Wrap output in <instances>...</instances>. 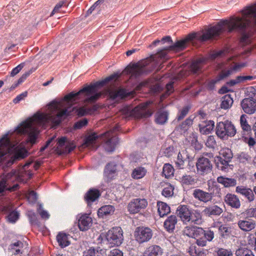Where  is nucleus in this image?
Returning a JSON list of instances; mask_svg holds the SVG:
<instances>
[{
    "instance_id": "f257e3e1",
    "label": "nucleus",
    "mask_w": 256,
    "mask_h": 256,
    "mask_svg": "<svg viewBox=\"0 0 256 256\" xmlns=\"http://www.w3.org/2000/svg\"><path fill=\"white\" fill-rule=\"evenodd\" d=\"M108 82L98 81L93 84H86L77 92H71L59 101H52L46 106V112H37L32 118L23 122L17 127V132L28 135V142L32 144H35L40 132L39 127L48 124L58 125L63 117L70 114L75 110L72 106L82 95L87 96L86 100L88 102H95L102 95L101 88Z\"/></svg>"
},
{
    "instance_id": "f03ea898",
    "label": "nucleus",
    "mask_w": 256,
    "mask_h": 256,
    "mask_svg": "<svg viewBox=\"0 0 256 256\" xmlns=\"http://www.w3.org/2000/svg\"><path fill=\"white\" fill-rule=\"evenodd\" d=\"M210 28L205 32H200L188 34L185 38L177 40L174 43L158 50L155 54H152L138 62H130L122 72H114L110 76L100 80H118L122 76L127 80H138L150 74L153 70H160L163 68V63L168 59V53L170 51L178 52L184 50L190 42L196 40L201 42H207L212 39Z\"/></svg>"
},
{
    "instance_id": "7ed1b4c3",
    "label": "nucleus",
    "mask_w": 256,
    "mask_h": 256,
    "mask_svg": "<svg viewBox=\"0 0 256 256\" xmlns=\"http://www.w3.org/2000/svg\"><path fill=\"white\" fill-rule=\"evenodd\" d=\"M242 17L232 16L229 20H222L216 24L211 26L212 39L224 32L230 34L236 32L240 34V42L248 44L250 33L247 32V29L251 24V18H253L256 20V6L247 7L242 11Z\"/></svg>"
},
{
    "instance_id": "20e7f679",
    "label": "nucleus",
    "mask_w": 256,
    "mask_h": 256,
    "mask_svg": "<svg viewBox=\"0 0 256 256\" xmlns=\"http://www.w3.org/2000/svg\"><path fill=\"white\" fill-rule=\"evenodd\" d=\"M27 156L26 150H16L6 134L0 140V160L4 166L10 167L16 161L24 158Z\"/></svg>"
},
{
    "instance_id": "39448f33",
    "label": "nucleus",
    "mask_w": 256,
    "mask_h": 256,
    "mask_svg": "<svg viewBox=\"0 0 256 256\" xmlns=\"http://www.w3.org/2000/svg\"><path fill=\"white\" fill-rule=\"evenodd\" d=\"M150 102L142 103L133 108L131 106H126L121 110L122 114L126 117L134 116L138 118L149 117L152 112L148 108Z\"/></svg>"
},
{
    "instance_id": "423d86ee",
    "label": "nucleus",
    "mask_w": 256,
    "mask_h": 256,
    "mask_svg": "<svg viewBox=\"0 0 256 256\" xmlns=\"http://www.w3.org/2000/svg\"><path fill=\"white\" fill-rule=\"evenodd\" d=\"M208 192L196 188L193 190L192 196L198 200L207 203L211 202L215 196L220 198L222 196L221 188L217 184H213L212 188L208 186Z\"/></svg>"
},
{
    "instance_id": "0eeeda50",
    "label": "nucleus",
    "mask_w": 256,
    "mask_h": 256,
    "mask_svg": "<svg viewBox=\"0 0 256 256\" xmlns=\"http://www.w3.org/2000/svg\"><path fill=\"white\" fill-rule=\"evenodd\" d=\"M236 134V128L231 122L225 120L217 124L216 134L220 139L227 140L229 136H234Z\"/></svg>"
},
{
    "instance_id": "6e6552de",
    "label": "nucleus",
    "mask_w": 256,
    "mask_h": 256,
    "mask_svg": "<svg viewBox=\"0 0 256 256\" xmlns=\"http://www.w3.org/2000/svg\"><path fill=\"white\" fill-rule=\"evenodd\" d=\"M108 242L112 246H120L124 240L123 231L120 227L113 228L109 230L105 235Z\"/></svg>"
},
{
    "instance_id": "1a4fd4ad",
    "label": "nucleus",
    "mask_w": 256,
    "mask_h": 256,
    "mask_svg": "<svg viewBox=\"0 0 256 256\" xmlns=\"http://www.w3.org/2000/svg\"><path fill=\"white\" fill-rule=\"evenodd\" d=\"M152 236V230L148 227H138L134 232L135 239L140 244L150 241Z\"/></svg>"
},
{
    "instance_id": "9d476101",
    "label": "nucleus",
    "mask_w": 256,
    "mask_h": 256,
    "mask_svg": "<svg viewBox=\"0 0 256 256\" xmlns=\"http://www.w3.org/2000/svg\"><path fill=\"white\" fill-rule=\"evenodd\" d=\"M196 166L198 174L204 176L212 172V164L208 158L202 156L198 160Z\"/></svg>"
},
{
    "instance_id": "9b49d317",
    "label": "nucleus",
    "mask_w": 256,
    "mask_h": 256,
    "mask_svg": "<svg viewBox=\"0 0 256 256\" xmlns=\"http://www.w3.org/2000/svg\"><path fill=\"white\" fill-rule=\"evenodd\" d=\"M148 202L144 198H135L132 200L128 205V211L130 214L138 212L142 209L145 208Z\"/></svg>"
},
{
    "instance_id": "f8f14e48",
    "label": "nucleus",
    "mask_w": 256,
    "mask_h": 256,
    "mask_svg": "<svg viewBox=\"0 0 256 256\" xmlns=\"http://www.w3.org/2000/svg\"><path fill=\"white\" fill-rule=\"evenodd\" d=\"M135 92L128 91L124 88H119L116 90H112L110 92V98L114 101H118L121 100L130 98L133 96Z\"/></svg>"
},
{
    "instance_id": "ddd939ff",
    "label": "nucleus",
    "mask_w": 256,
    "mask_h": 256,
    "mask_svg": "<svg viewBox=\"0 0 256 256\" xmlns=\"http://www.w3.org/2000/svg\"><path fill=\"white\" fill-rule=\"evenodd\" d=\"M58 146L57 149L60 152V154L64 153H70L76 146V144L72 142L68 141L64 137H62L58 140Z\"/></svg>"
},
{
    "instance_id": "4468645a",
    "label": "nucleus",
    "mask_w": 256,
    "mask_h": 256,
    "mask_svg": "<svg viewBox=\"0 0 256 256\" xmlns=\"http://www.w3.org/2000/svg\"><path fill=\"white\" fill-rule=\"evenodd\" d=\"M242 66H243L241 64H234L233 66H224L222 68L218 75V79L216 80H222L228 78L230 75L240 70Z\"/></svg>"
},
{
    "instance_id": "2eb2a0df",
    "label": "nucleus",
    "mask_w": 256,
    "mask_h": 256,
    "mask_svg": "<svg viewBox=\"0 0 256 256\" xmlns=\"http://www.w3.org/2000/svg\"><path fill=\"white\" fill-rule=\"evenodd\" d=\"M241 106L246 113L252 114L256 111V100L251 96L245 98L242 101Z\"/></svg>"
},
{
    "instance_id": "dca6fc26",
    "label": "nucleus",
    "mask_w": 256,
    "mask_h": 256,
    "mask_svg": "<svg viewBox=\"0 0 256 256\" xmlns=\"http://www.w3.org/2000/svg\"><path fill=\"white\" fill-rule=\"evenodd\" d=\"M176 213L184 223L186 224L188 222H190L192 212L187 206H179L177 208Z\"/></svg>"
},
{
    "instance_id": "f3484780",
    "label": "nucleus",
    "mask_w": 256,
    "mask_h": 256,
    "mask_svg": "<svg viewBox=\"0 0 256 256\" xmlns=\"http://www.w3.org/2000/svg\"><path fill=\"white\" fill-rule=\"evenodd\" d=\"M239 228L244 232H248L254 229L256 226V221L246 216L244 220L238 221Z\"/></svg>"
},
{
    "instance_id": "a211bd4d",
    "label": "nucleus",
    "mask_w": 256,
    "mask_h": 256,
    "mask_svg": "<svg viewBox=\"0 0 256 256\" xmlns=\"http://www.w3.org/2000/svg\"><path fill=\"white\" fill-rule=\"evenodd\" d=\"M92 220L87 214L82 215L78 219V226L82 231L88 230L92 226Z\"/></svg>"
},
{
    "instance_id": "6ab92c4d",
    "label": "nucleus",
    "mask_w": 256,
    "mask_h": 256,
    "mask_svg": "<svg viewBox=\"0 0 256 256\" xmlns=\"http://www.w3.org/2000/svg\"><path fill=\"white\" fill-rule=\"evenodd\" d=\"M162 254V249L157 245H152L146 248L143 256H160Z\"/></svg>"
},
{
    "instance_id": "aec40b11",
    "label": "nucleus",
    "mask_w": 256,
    "mask_h": 256,
    "mask_svg": "<svg viewBox=\"0 0 256 256\" xmlns=\"http://www.w3.org/2000/svg\"><path fill=\"white\" fill-rule=\"evenodd\" d=\"M236 192L244 196L249 202H252L254 200V196L253 190L250 188H246L243 186H238L236 188Z\"/></svg>"
},
{
    "instance_id": "412c9836",
    "label": "nucleus",
    "mask_w": 256,
    "mask_h": 256,
    "mask_svg": "<svg viewBox=\"0 0 256 256\" xmlns=\"http://www.w3.org/2000/svg\"><path fill=\"white\" fill-rule=\"evenodd\" d=\"M224 202L226 204L236 208H239L240 206L239 199L236 196L230 194H228L225 196Z\"/></svg>"
},
{
    "instance_id": "4be33fe9",
    "label": "nucleus",
    "mask_w": 256,
    "mask_h": 256,
    "mask_svg": "<svg viewBox=\"0 0 256 256\" xmlns=\"http://www.w3.org/2000/svg\"><path fill=\"white\" fill-rule=\"evenodd\" d=\"M222 212V209L217 205L210 206L206 207L203 210V212L209 216H220Z\"/></svg>"
},
{
    "instance_id": "5701e85b",
    "label": "nucleus",
    "mask_w": 256,
    "mask_h": 256,
    "mask_svg": "<svg viewBox=\"0 0 256 256\" xmlns=\"http://www.w3.org/2000/svg\"><path fill=\"white\" fill-rule=\"evenodd\" d=\"M100 196V191L95 188L90 189L86 194L84 199L89 204L96 201Z\"/></svg>"
},
{
    "instance_id": "b1692460",
    "label": "nucleus",
    "mask_w": 256,
    "mask_h": 256,
    "mask_svg": "<svg viewBox=\"0 0 256 256\" xmlns=\"http://www.w3.org/2000/svg\"><path fill=\"white\" fill-rule=\"evenodd\" d=\"M177 218L176 216L172 215L168 218L164 222V226L168 232H172L175 228L177 223Z\"/></svg>"
},
{
    "instance_id": "393cba45",
    "label": "nucleus",
    "mask_w": 256,
    "mask_h": 256,
    "mask_svg": "<svg viewBox=\"0 0 256 256\" xmlns=\"http://www.w3.org/2000/svg\"><path fill=\"white\" fill-rule=\"evenodd\" d=\"M114 208L111 205H106L102 206L98 211L99 218H103L105 216L112 214L114 212Z\"/></svg>"
},
{
    "instance_id": "a878e982",
    "label": "nucleus",
    "mask_w": 256,
    "mask_h": 256,
    "mask_svg": "<svg viewBox=\"0 0 256 256\" xmlns=\"http://www.w3.org/2000/svg\"><path fill=\"white\" fill-rule=\"evenodd\" d=\"M98 136L95 134L90 135L86 138L83 146L84 147L88 148L92 150H96L98 148L96 144V140Z\"/></svg>"
},
{
    "instance_id": "bb28decb",
    "label": "nucleus",
    "mask_w": 256,
    "mask_h": 256,
    "mask_svg": "<svg viewBox=\"0 0 256 256\" xmlns=\"http://www.w3.org/2000/svg\"><path fill=\"white\" fill-rule=\"evenodd\" d=\"M118 140L116 136H112L108 139L104 144L106 150L109 152H112L115 149V146L118 144Z\"/></svg>"
},
{
    "instance_id": "cd10ccee",
    "label": "nucleus",
    "mask_w": 256,
    "mask_h": 256,
    "mask_svg": "<svg viewBox=\"0 0 256 256\" xmlns=\"http://www.w3.org/2000/svg\"><path fill=\"white\" fill-rule=\"evenodd\" d=\"M200 131L202 134H210L214 128V122L210 120L206 122L205 124H200L198 125Z\"/></svg>"
},
{
    "instance_id": "c85d7f7f",
    "label": "nucleus",
    "mask_w": 256,
    "mask_h": 256,
    "mask_svg": "<svg viewBox=\"0 0 256 256\" xmlns=\"http://www.w3.org/2000/svg\"><path fill=\"white\" fill-rule=\"evenodd\" d=\"M204 60L198 58L193 62L190 65V69L193 74H199L202 72V67Z\"/></svg>"
},
{
    "instance_id": "c756f323",
    "label": "nucleus",
    "mask_w": 256,
    "mask_h": 256,
    "mask_svg": "<svg viewBox=\"0 0 256 256\" xmlns=\"http://www.w3.org/2000/svg\"><path fill=\"white\" fill-rule=\"evenodd\" d=\"M168 112L163 110H160L156 114V122L160 124L166 123L168 119Z\"/></svg>"
},
{
    "instance_id": "7c9ffc66",
    "label": "nucleus",
    "mask_w": 256,
    "mask_h": 256,
    "mask_svg": "<svg viewBox=\"0 0 256 256\" xmlns=\"http://www.w3.org/2000/svg\"><path fill=\"white\" fill-rule=\"evenodd\" d=\"M180 182L182 185L184 186H193L195 184L197 180L194 176L185 174L180 178Z\"/></svg>"
},
{
    "instance_id": "2f4dec72",
    "label": "nucleus",
    "mask_w": 256,
    "mask_h": 256,
    "mask_svg": "<svg viewBox=\"0 0 256 256\" xmlns=\"http://www.w3.org/2000/svg\"><path fill=\"white\" fill-rule=\"evenodd\" d=\"M217 182L222 184L224 187L234 186L236 185V180L234 178H230L222 176L217 178Z\"/></svg>"
},
{
    "instance_id": "473e14b6",
    "label": "nucleus",
    "mask_w": 256,
    "mask_h": 256,
    "mask_svg": "<svg viewBox=\"0 0 256 256\" xmlns=\"http://www.w3.org/2000/svg\"><path fill=\"white\" fill-rule=\"evenodd\" d=\"M158 210L160 217L164 216L170 212V206L166 203L158 202Z\"/></svg>"
},
{
    "instance_id": "72a5a7b5",
    "label": "nucleus",
    "mask_w": 256,
    "mask_h": 256,
    "mask_svg": "<svg viewBox=\"0 0 256 256\" xmlns=\"http://www.w3.org/2000/svg\"><path fill=\"white\" fill-rule=\"evenodd\" d=\"M216 166L218 168L219 170L224 172H226L228 168V166H230L229 163L231 162L218 156L216 158Z\"/></svg>"
},
{
    "instance_id": "f704fd0d",
    "label": "nucleus",
    "mask_w": 256,
    "mask_h": 256,
    "mask_svg": "<svg viewBox=\"0 0 256 256\" xmlns=\"http://www.w3.org/2000/svg\"><path fill=\"white\" fill-rule=\"evenodd\" d=\"M233 104L232 98L230 94H226L222 98V102L220 107L224 109H228L230 108Z\"/></svg>"
},
{
    "instance_id": "c9c22d12",
    "label": "nucleus",
    "mask_w": 256,
    "mask_h": 256,
    "mask_svg": "<svg viewBox=\"0 0 256 256\" xmlns=\"http://www.w3.org/2000/svg\"><path fill=\"white\" fill-rule=\"evenodd\" d=\"M57 241L61 248H64L70 244L68 236L66 234L60 233L56 236Z\"/></svg>"
},
{
    "instance_id": "e433bc0d",
    "label": "nucleus",
    "mask_w": 256,
    "mask_h": 256,
    "mask_svg": "<svg viewBox=\"0 0 256 256\" xmlns=\"http://www.w3.org/2000/svg\"><path fill=\"white\" fill-rule=\"evenodd\" d=\"M146 172L144 168L138 167L134 168L132 174V177L134 179H140L143 178Z\"/></svg>"
},
{
    "instance_id": "4c0bfd02",
    "label": "nucleus",
    "mask_w": 256,
    "mask_h": 256,
    "mask_svg": "<svg viewBox=\"0 0 256 256\" xmlns=\"http://www.w3.org/2000/svg\"><path fill=\"white\" fill-rule=\"evenodd\" d=\"M23 243L18 240L10 244L9 246V250L12 252L14 253L15 254H17L20 253H22L21 248H23Z\"/></svg>"
},
{
    "instance_id": "58836bf2",
    "label": "nucleus",
    "mask_w": 256,
    "mask_h": 256,
    "mask_svg": "<svg viewBox=\"0 0 256 256\" xmlns=\"http://www.w3.org/2000/svg\"><path fill=\"white\" fill-rule=\"evenodd\" d=\"M16 172L8 173L4 176L0 181V194L2 193L6 188V181L15 174Z\"/></svg>"
},
{
    "instance_id": "ea45409f",
    "label": "nucleus",
    "mask_w": 256,
    "mask_h": 256,
    "mask_svg": "<svg viewBox=\"0 0 256 256\" xmlns=\"http://www.w3.org/2000/svg\"><path fill=\"white\" fill-rule=\"evenodd\" d=\"M202 216L200 212H192L190 222L196 224H200L202 223Z\"/></svg>"
},
{
    "instance_id": "a19ab883",
    "label": "nucleus",
    "mask_w": 256,
    "mask_h": 256,
    "mask_svg": "<svg viewBox=\"0 0 256 256\" xmlns=\"http://www.w3.org/2000/svg\"><path fill=\"white\" fill-rule=\"evenodd\" d=\"M116 165L114 162H110L108 163L104 169V174H105L108 176L110 177V174H114L116 171Z\"/></svg>"
},
{
    "instance_id": "79ce46f5",
    "label": "nucleus",
    "mask_w": 256,
    "mask_h": 256,
    "mask_svg": "<svg viewBox=\"0 0 256 256\" xmlns=\"http://www.w3.org/2000/svg\"><path fill=\"white\" fill-rule=\"evenodd\" d=\"M174 169L172 166L168 164H166L163 167L162 174L166 178H168L174 174Z\"/></svg>"
},
{
    "instance_id": "37998d69",
    "label": "nucleus",
    "mask_w": 256,
    "mask_h": 256,
    "mask_svg": "<svg viewBox=\"0 0 256 256\" xmlns=\"http://www.w3.org/2000/svg\"><path fill=\"white\" fill-rule=\"evenodd\" d=\"M236 256H254L252 252L246 248H240L236 252Z\"/></svg>"
},
{
    "instance_id": "c03bdc74",
    "label": "nucleus",
    "mask_w": 256,
    "mask_h": 256,
    "mask_svg": "<svg viewBox=\"0 0 256 256\" xmlns=\"http://www.w3.org/2000/svg\"><path fill=\"white\" fill-rule=\"evenodd\" d=\"M240 126L244 131L248 132L251 130L250 126L248 124L246 120V116L245 114H242L240 118Z\"/></svg>"
},
{
    "instance_id": "a18cd8bd",
    "label": "nucleus",
    "mask_w": 256,
    "mask_h": 256,
    "mask_svg": "<svg viewBox=\"0 0 256 256\" xmlns=\"http://www.w3.org/2000/svg\"><path fill=\"white\" fill-rule=\"evenodd\" d=\"M220 156H219L222 158L231 161L233 154L230 150L228 148L223 149L220 152Z\"/></svg>"
},
{
    "instance_id": "49530a36",
    "label": "nucleus",
    "mask_w": 256,
    "mask_h": 256,
    "mask_svg": "<svg viewBox=\"0 0 256 256\" xmlns=\"http://www.w3.org/2000/svg\"><path fill=\"white\" fill-rule=\"evenodd\" d=\"M206 145L208 148H210L214 149L216 146V142L215 138L213 136H208L206 142Z\"/></svg>"
},
{
    "instance_id": "de8ad7c7",
    "label": "nucleus",
    "mask_w": 256,
    "mask_h": 256,
    "mask_svg": "<svg viewBox=\"0 0 256 256\" xmlns=\"http://www.w3.org/2000/svg\"><path fill=\"white\" fill-rule=\"evenodd\" d=\"M193 118L192 116H190L186 118L180 126V128L184 132L186 131L189 127L192 124Z\"/></svg>"
},
{
    "instance_id": "09e8293b",
    "label": "nucleus",
    "mask_w": 256,
    "mask_h": 256,
    "mask_svg": "<svg viewBox=\"0 0 256 256\" xmlns=\"http://www.w3.org/2000/svg\"><path fill=\"white\" fill-rule=\"evenodd\" d=\"M222 236H228L230 233V228L226 225H221L218 228Z\"/></svg>"
},
{
    "instance_id": "8fccbe9b",
    "label": "nucleus",
    "mask_w": 256,
    "mask_h": 256,
    "mask_svg": "<svg viewBox=\"0 0 256 256\" xmlns=\"http://www.w3.org/2000/svg\"><path fill=\"white\" fill-rule=\"evenodd\" d=\"M218 256H232L233 254L230 250L219 248L217 251Z\"/></svg>"
},
{
    "instance_id": "3c124183",
    "label": "nucleus",
    "mask_w": 256,
    "mask_h": 256,
    "mask_svg": "<svg viewBox=\"0 0 256 256\" xmlns=\"http://www.w3.org/2000/svg\"><path fill=\"white\" fill-rule=\"evenodd\" d=\"M194 226H186L183 230L184 234L189 237H192L194 236Z\"/></svg>"
},
{
    "instance_id": "603ef678",
    "label": "nucleus",
    "mask_w": 256,
    "mask_h": 256,
    "mask_svg": "<svg viewBox=\"0 0 256 256\" xmlns=\"http://www.w3.org/2000/svg\"><path fill=\"white\" fill-rule=\"evenodd\" d=\"M238 158L240 162L244 163L248 162L250 157L247 153L242 152L238 154Z\"/></svg>"
},
{
    "instance_id": "864d4df0",
    "label": "nucleus",
    "mask_w": 256,
    "mask_h": 256,
    "mask_svg": "<svg viewBox=\"0 0 256 256\" xmlns=\"http://www.w3.org/2000/svg\"><path fill=\"white\" fill-rule=\"evenodd\" d=\"M100 248H91L88 250L84 251L83 256H96V252H98Z\"/></svg>"
},
{
    "instance_id": "5fc2aeb1",
    "label": "nucleus",
    "mask_w": 256,
    "mask_h": 256,
    "mask_svg": "<svg viewBox=\"0 0 256 256\" xmlns=\"http://www.w3.org/2000/svg\"><path fill=\"white\" fill-rule=\"evenodd\" d=\"M173 188L172 186H169L164 188L162 191V194L165 197H170L173 195Z\"/></svg>"
},
{
    "instance_id": "6e6d98bb",
    "label": "nucleus",
    "mask_w": 256,
    "mask_h": 256,
    "mask_svg": "<svg viewBox=\"0 0 256 256\" xmlns=\"http://www.w3.org/2000/svg\"><path fill=\"white\" fill-rule=\"evenodd\" d=\"M88 124V120L86 118L80 120L76 122L74 124V129H80L83 126H86Z\"/></svg>"
},
{
    "instance_id": "4d7b16f0",
    "label": "nucleus",
    "mask_w": 256,
    "mask_h": 256,
    "mask_svg": "<svg viewBox=\"0 0 256 256\" xmlns=\"http://www.w3.org/2000/svg\"><path fill=\"white\" fill-rule=\"evenodd\" d=\"M18 216L19 214L17 212H12L8 216V220L10 222H14L18 218Z\"/></svg>"
},
{
    "instance_id": "13d9d810",
    "label": "nucleus",
    "mask_w": 256,
    "mask_h": 256,
    "mask_svg": "<svg viewBox=\"0 0 256 256\" xmlns=\"http://www.w3.org/2000/svg\"><path fill=\"white\" fill-rule=\"evenodd\" d=\"M204 233V230L202 228L198 226H195L194 230V235L192 238H198L200 236H202Z\"/></svg>"
},
{
    "instance_id": "bf43d9fd",
    "label": "nucleus",
    "mask_w": 256,
    "mask_h": 256,
    "mask_svg": "<svg viewBox=\"0 0 256 256\" xmlns=\"http://www.w3.org/2000/svg\"><path fill=\"white\" fill-rule=\"evenodd\" d=\"M244 215L249 218H256V208L247 210L244 213Z\"/></svg>"
},
{
    "instance_id": "052dcab7",
    "label": "nucleus",
    "mask_w": 256,
    "mask_h": 256,
    "mask_svg": "<svg viewBox=\"0 0 256 256\" xmlns=\"http://www.w3.org/2000/svg\"><path fill=\"white\" fill-rule=\"evenodd\" d=\"M29 220L32 224H37V216L35 212L32 211H28V214Z\"/></svg>"
},
{
    "instance_id": "680f3d73",
    "label": "nucleus",
    "mask_w": 256,
    "mask_h": 256,
    "mask_svg": "<svg viewBox=\"0 0 256 256\" xmlns=\"http://www.w3.org/2000/svg\"><path fill=\"white\" fill-rule=\"evenodd\" d=\"M190 108L188 106H186L182 108L181 110L180 114L177 117V119L178 120H180L184 118V117L188 114Z\"/></svg>"
},
{
    "instance_id": "e2e57ef3",
    "label": "nucleus",
    "mask_w": 256,
    "mask_h": 256,
    "mask_svg": "<svg viewBox=\"0 0 256 256\" xmlns=\"http://www.w3.org/2000/svg\"><path fill=\"white\" fill-rule=\"evenodd\" d=\"M202 236L204 237L208 241H211L214 238V233L211 230H204V233L202 234Z\"/></svg>"
},
{
    "instance_id": "0e129e2a",
    "label": "nucleus",
    "mask_w": 256,
    "mask_h": 256,
    "mask_svg": "<svg viewBox=\"0 0 256 256\" xmlns=\"http://www.w3.org/2000/svg\"><path fill=\"white\" fill-rule=\"evenodd\" d=\"M38 212L40 216L42 218L48 219L49 218L50 215L48 212L42 209V206L41 204L39 205Z\"/></svg>"
},
{
    "instance_id": "69168bd1",
    "label": "nucleus",
    "mask_w": 256,
    "mask_h": 256,
    "mask_svg": "<svg viewBox=\"0 0 256 256\" xmlns=\"http://www.w3.org/2000/svg\"><path fill=\"white\" fill-rule=\"evenodd\" d=\"M24 63H21L16 66V68L12 69L10 72V76H14L16 74H18L24 68Z\"/></svg>"
},
{
    "instance_id": "338daca9",
    "label": "nucleus",
    "mask_w": 256,
    "mask_h": 256,
    "mask_svg": "<svg viewBox=\"0 0 256 256\" xmlns=\"http://www.w3.org/2000/svg\"><path fill=\"white\" fill-rule=\"evenodd\" d=\"M188 252L192 256H200V252L198 249H196L195 246H190L189 248Z\"/></svg>"
},
{
    "instance_id": "774afa93",
    "label": "nucleus",
    "mask_w": 256,
    "mask_h": 256,
    "mask_svg": "<svg viewBox=\"0 0 256 256\" xmlns=\"http://www.w3.org/2000/svg\"><path fill=\"white\" fill-rule=\"evenodd\" d=\"M35 70V68H32L26 71L24 73H23V74L18 80H26L28 77V76L32 74Z\"/></svg>"
}]
</instances>
